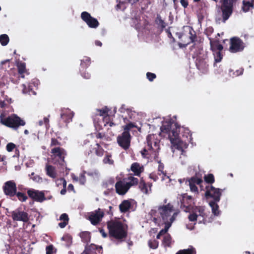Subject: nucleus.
<instances>
[{"instance_id": "56", "label": "nucleus", "mask_w": 254, "mask_h": 254, "mask_svg": "<svg viewBox=\"0 0 254 254\" xmlns=\"http://www.w3.org/2000/svg\"><path fill=\"white\" fill-rule=\"evenodd\" d=\"M134 127V125L132 123H129L127 124L126 126H125L124 128V131H127L128 132H129V130H130L131 128H133Z\"/></svg>"}, {"instance_id": "57", "label": "nucleus", "mask_w": 254, "mask_h": 254, "mask_svg": "<svg viewBox=\"0 0 254 254\" xmlns=\"http://www.w3.org/2000/svg\"><path fill=\"white\" fill-rule=\"evenodd\" d=\"M78 181H79V183L82 185H83L85 184V183L86 182V177L83 174H81L80 175L79 179H78Z\"/></svg>"}, {"instance_id": "21", "label": "nucleus", "mask_w": 254, "mask_h": 254, "mask_svg": "<svg viewBox=\"0 0 254 254\" xmlns=\"http://www.w3.org/2000/svg\"><path fill=\"white\" fill-rule=\"evenodd\" d=\"M138 185V188L142 193L147 194L151 191L152 183H146L143 179H141Z\"/></svg>"}, {"instance_id": "8", "label": "nucleus", "mask_w": 254, "mask_h": 254, "mask_svg": "<svg viewBox=\"0 0 254 254\" xmlns=\"http://www.w3.org/2000/svg\"><path fill=\"white\" fill-rule=\"evenodd\" d=\"M181 208L185 212H190L193 208V198L191 196L185 193L181 195L180 198Z\"/></svg>"}, {"instance_id": "18", "label": "nucleus", "mask_w": 254, "mask_h": 254, "mask_svg": "<svg viewBox=\"0 0 254 254\" xmlns=\"http://www.w3.org/2000/svg\"><path fill=\"white\" fill-rule=\"evenodd\" d=\"M117 193L120 195H124L129 190L127 183L124 180H120L116 182L115 185Z\"/></svg>"}, {"instance_id": "9", "label": "nucleus", "mask_w": 254, "mask_h": 254, "mask_svg": "<svg viewBox=\"0 0 254 254\" xmlns=\"http://www.w3.org/2000/svg\"><path fill=\"white\" fill-rule=\"evenodd\" d=\"M2 190L6 195L12 198L16 194V184L13 181H7L4 184Z\"/></svg>"}, {"instance_id": "45", "label": "nucleus", "mask_w": 254, "mask_h": 254, "mask_svg": "<svg viewBox=\"0 0 254 254\" xmlns=\"http://www.w3.org/2000/svg\"><path fill=\"white\" fill-rule=\"evenodd\" d=\"M9 39L6 34H2L0 35V43L2 46H6L8 42Z\"/></svg>"}, {"instance_id": "59", "label": "nucleus", "mask_w": 254, "mask_h": 254, "mask_svg": "<svg viewBox=\"0 0 254 254\" xmlns=\"http://www.w3.org/2000/svg\"><path fill=\"white\" fill-rule=\"evenodd\" d=\"M182 6L184 8H186L188 7L189 5V1L188 0H181L180 1Z\"/></svg>"}, {"instance_id": "17", "label": "nucleus", "mask_w": 254, "mask_h": 254, "mask_svg": "<svg viewBox=\"0 0 254 254\" xmlns=\"http://www.w3.org/2000/svg\"><path fill=\"white\" fill-rule=\"evenodd\" d=\"M27 194L33 200L42 202L46 199L44 192L42 191L30 189L27 190Z\"/></svg>"}, {"instance_id": "52", "label": "nucleus", "mask_w": 254, "mask_h": 254, "mask_svg": "<svg viewBox=\"0 0 254 254\" xmlns=\"http://www.w3.org/2000/svg\"><path fill=\"white\" fill-rule=\"evenodd\" d=\"M46 254H53L56 252L54 251V248L53 245L48 246L46 248Z\"/></svg>"}, {"instance_id": "51", "label": "nucleus", "mask_w": 254, "mask_h": 254, "mask_svg": "<svg viewBox=\"0 0 254 254\" xmlns=\"http://www.w3.org/2000/svg\"><path fill=\"white\" fill-rule=\"evenodd\" d=\"M30 175L31 176H33V177H31V179H32L34 181L37 182V183H41L42 182V178L38 175L34 176L35 173L34 172H32Z\"/></svg>"}, {"instance_id": "4", "label": "nucleus", "mask_w": 254, "mask_h": 254, "mask_svg": "<svg viewBox=\"0 0 254 254\" xmlns=\"http://www.w3.org/2000/svg\"><path fill=\"white\" fill-rule=\"evenodd\" d=\"M180 129V126L172 119L165 121L160 128L162 132L168 133L169 136L172 134L174 138L179 136Z\"/></svg>"}, {"instance_id": "3", "label": "nucleus", "mask_w": 254, "mask_h": 254, "mask_svg": "<svg viewBox=\"0 0 254 254\" xmlns=\"http://www.w3.org/2000/svg\"><path fill=\"white\" fill-rule=\"evenodd\" d=\"M174 207L170 203L159 206L158 208V213L164 223H169L172 224L175 221L178 212H174Z\"/></svg>"}, {"instance_id": "38", "label": "nucleus", "mask_w": 254, "mask_h": 254, "mask_svg": "<svg viewBox=\"0 0 254 254\" xmlns=\"http://www.w3.org/2000/svg\"><path fill=\"white\" fill-rule=\"evenodd\" d=\"M196 35L195 32L193 30L192 28H190L189 31V41L186 43V45H188L191 43H193L195 41L196 39Z\"/></svg>"}, {"instance_id": "46", "label": "nucleus", "mask_w": 254, "mask_h": 254, "mask_svg": "<svg viewBox=\"0 0 254 254\" xmlns=\"http://www.w3.org/2000/svg\"><path fill=\"white\" fill-rule=\"evenodd\" d=\"M112 155L110 153H107L106 156L103 159V162L105 164L112 165L114 163L113 160L111 159Z\"/></svg>"}, {"instance_id": "54", "label": "nucleus", "mask_w": 254, "mask_h": 254, "mask_svg": "<svg viewBox=\"0 0 254 254\" xmlns=\"http://www.w3.org/2000/svg\"><path fill=\"white\" fill-rule=\"evenodd\" d=\"M146 76H147V79L150 81H153L154 79L155 78H156V74L155 73H151V72H147Z\"/></svg>"}, {"instance_id": "35", "label": "nucleus", "mask_w": 254, "mask_h": 254, "mask_svg": "<svg viewBox=\"0 0 254 254\" xmlns=\"http://www.w3.org/2000/svg\"><path fill=\"white\" fill-rule=\"evenodd\" d=\"M196 250L192 247L187 249L179 250L176 254H196Z\"/></svg>"}, {"instance_id": "58", "label": "nucleus", "mask_w": 254, "mask_h": 254, "mask_svg": "<svg viewBox=\"0 0 254 254\" xmlns=\"http://www.w3.org/2000/svg\"><path fill=\"white\" fill-rule=\"evenodd\" d=\"M60 220L68 223L69 218L68 215L66 213H63L60 217Z\"/></svg>"}, {"instance_id": "50", "label": "nucleus", "mask_w": 254, "mask_h": 254, "mask_svg": "<svg viewBox=\"0 0 254 254\" xmlns=\"http://www.w3.org/2000/svg\"><path fill=\"white\" fill-rule=\"evenodd\" d=\"M157 158H158V157H156L155 159H154V160H156L159 164L158 170L159 172H160L162 174L165 175L166 173H165L163 171L164 164L161 162V161H158Z\"/></svg>"}, {"instance_id": "12", "label": "nucleus", "mask_w": 254, "mask_h": 254, "mask_svg": "<svg viewBox=\"0 0 254 254\" xmlns=\"http://www.w3.org/2000/svg\"><path fill=\"white\" fill-rule=\"evenodd\" d=\"M205 196L207 197H211L213 201H219L222 195V190L215 188L212 186L206 187Z\"/></svg>"}, {"instance_id": "37", "label": "nucleus", "mask_w": 254, "mask_h": 254, "mask_svg": "<svg viewBox=\"0 0 254 254\" xmlns=\"http://www.w3.org/2000/svg\"><path fill=\"white\" fill-rule=\"evenodd\" d=\"M194 211L195 212L198 213L197 214L198 216L202 217L203 218H204L205 217H206V214L205 213V209L204 208L203 206H196L195 208L194 209Z\"/></svg>"}, {"instance_id": "49", "label": "nucleus", "mask_w": 254, "mask_h": 254, "mask_svg": "<svg viewBox=\"0 0 254 254\" xmlns=\"http://www.w3.org/2000/svg\"><path fill=\"white\" fill-rule=\"evenodd\" d=\"M61 145V142H60L57 138H52L51 141L50 143V146H60Z\"/></svg>"}, {"instance_id": "7", "label": "nucleus", "mask_w": 254, "mask_h": 254, "mask_svg": "<svg viewBox=\"0 0 254 254\" xmlns=\"http://www.w3.org/2000/svg\"><path fill=\"white\" fill-rule=\"evenodd\" d=\"M131 135L129 132L123 131L117 138L119 145L125 150H127L130 146Z\"/></svg>"}, {"instance_id": "30", "label": "nucleus", "mask_w": 254, "mask_h": 254, "mask_svg": "<svg viewBox=\"0 0 254 254\" xmlns=\"http://www.w3.org/2000/svg\"><path fill=\"white\" fill-rule=\"evenodd\" d=\"M155 23L158 25V28L163 30L167 26V23L162 19L159 14L157 15L155 20Z\"/></svg>"}, {"instance_id": "29", "label": "nucleus", "mask_w": 254, "mask_h": 254, "mask_svg": "<svg viewBox=\"0 0 254 254\" xmlns=\"http://www.w3.org/2000/svg\"><path fill=\"white\" fill-rule=\"evenodd\" d=\"M174 242L172 241V237L169 234H167L163 237L162 245L164 247L170 248Z\"/></svg>"}, {"instance_id": "42", "label": "nucleus", "mask_w": 254, "mask_h": 254, "mask_svg": "<svg viewBox=\"0 0 254 254\" xmlns=\"http://www.w3.org/2000/svg\"><path fill=\"white\" fill-rule=\"evenodd\" d=\"M204 180L206 183L209 184H212L215 181L214 177L212 174L205 175L204 177Z\"/></svg>"}, {"instance_id": "62", "label": "nucleus", "mask_w": 254, "mask_h": 254, "mask_svg": "<svg viewBox=\"0 0 254 254\" xmlns=\"http://www.w3.org/2000/svg\"><path fill=\"white\" fill-rule=\"evenodd\" d=\"M95 136L97 138L102 139L105 136V135L104 133H102L101 132H98L96 133Z\"/></svg>"}, {"instance_id": "55", "label": "nucleus", "mask_w": 254, "mask_h": 254, "mask_svg": "<svg viewBox=\"0 0 254 254\" xmlns=\"http://www.w3.org/2000/svg\"><path fill=\"white\" fill-rule=\"evenodd\" d=\"M16 147V145L13 143H8L7 144L6 148L8 152L12 151Z\"/></svg>"}, {"instance_id": "2", "label": "nucleus", "mask_w": 254, "mask_h": 254, "mask_svg": "<svg viewBox=\"0 0 254 254\" xmlns=\"http://www.w3.org/2000/svg\"><path fill=\"white\" fill-rule=\"evenodd\" d=\"M107 228L109 235L117 240H122L127 237V230L120 221H109L107 222Z\"/></svg>"}, {"instance_id": "1", "label": "nucleus", "mask_w": 254, "mask_h": 254, "mask_svg": "<svg viewBox=\"0 0 254 254\" xmlns=\"http://www.w3.org/2000/svg\"><path fill=\"white\" fill-rule=\"evenodd\" d=\"M160 140L157 138L155 134H149L146 137V144L141 151V154L143 158H150L152 155H154L155 159L158 155Z\"/></svg>"}, {"instance_id": "10", "label": "nucleus", "mask_w": 254, "mask_h": 254, "mask_svg": "<svg viewBox=\"0 0 254 254\" xmlns=\"http://www.w3.org/2000/svg\"><path fill=\"white\" fill-rule=\"evenodd\" d=\"M51 153L54 156L55 158H57L58 163L60 165H64V158L66 155L65 150L60 146L55 147L51 149Z\"/></svg>"}, {"instance_id": "48", "label": "nucleus", "mask_w": 254, "mask_h": 254, "mask_svg": "<svg viewBox=\"0 0 254 254\" xmlns=\"http://www.w3.org/2000/svg\"><path fill=\"white\" fill-rule=\"evenodd\" d=\"M165 224V227L164 229H162L159 232V233L161 235H163L164 234H165L166 233H167V232H168L169 228L171 226L172 224H171L170 223H164Z\"/></svg>"}, {"instance_id": "64", "label": "nucleus", "mask_w": 254, "mask_h": 254, "mask_svg": "<svg viewBox=\"0 0 254 254\" xmlns=\"http://www.w3.org/2000/svg\"><path fill=\"white\" fill-rule=\"evenodd\" d=\"M67 224H68L67 222H66L64 221H62L59 223V226L61 228H64L67 225Z\"/></svg>"}, {"instance_id": "14", "label": "nucleus", "mask_w": 254, "mask_h": 254, "mask_svg": "<svg viewBox=\"0 0 254 254\" xmlns=\"http://www.w3.org/2000/svg\"><path fill=\"white\" fill-rule=\"evenodd\" d=\"M81 18L90 28H96L99 25V22L97 19L91 16L88 12H82L81 14Z\"/></svg>"}, {"instance_id": "11", "label": "nucleus", "mask_w": 254, "mask_h": 254, "mask_svg": "<svg viewBox=\"0 0 254 254\" xmlns=\"http://www.w3.org/2000/svg\"><path fill=\"white\" fill-rule=\"evenodd\" d=\"M11 214V218L14 221H22L27 223L29 220L28 214L19 209L12 211Z\"/></svg>"}, {"instance_id": "53", "label": "nucleus", "mask_w": 254, "mask_h": 254, "mask_svg": "<svg viewBox=\"0 0 254 254\" xmlns=\"http://www.w3.org/2000/svg\"><path fill=\"white\" fill-rule=\"evenodd\" d=\"M198 215L195 212L190 214L188 216L189 221L191 222H194L197 220Z\"/></svg>"}, {"instance_id": "36", "label": "nucleus", "mask_w": 254, "mask_h": 254, "mask_svg": "<svg viewBox=\"0 0 254 254\" xmlns=\"http://www.w3.org/2000/svg\"><path fill=\"white\" fill-rule=\"evenodd\" d=\"M17 69L18 73L21 75V77L23 78L24 75L23 74L26 72V64L24 63H19L17 64Z\"/></svg>"}, {"instance_id": "60", "label": "nucleus", "mask_w": 254, "mask_h": 254, "mask_svg": "<svg viewBox=\"0 0 254 254\" xmlns=\"http://www.w3.org/2000/svg\"><path fill=\"white\" fill-rule=\"evenodd\" d=\"M80 71L81 72V74L82 77H83L85 79H89L90 78V74L88 72H82L83 71L82 69H80Z\"/></svg>"}, {"instance_id": "33", "label": "nucleus", "mask_w": 254, "mask_h": 254, "mask_svg": "<svg viewBox=\"0 0 254 254\" xmlns=\"http://www.w3.org/2000/svg\"><path fill=\"white\" fill-rule=\"evenodd\" d=\"M127 180L129 181L128 182H126L130 189L132 186H136L138 184V179L132 176L128 177Z\"/></svg>"}, {"instance_id": "25", "label": "nucleus", "mask_w": 254, "mask_h": 254, "mask_svg": "<svg viewBox=\"0 0 254 254\" xmlns=\"http://www.w3.org/2000/svg\"><path fill=\"white\" fill-rule=\"evenodd\" d=\"M210 39V49L212 52L218 51H222L223 49V46L220 44L219 41L217 40H212Z\"/></svg>"}, {"instance_id": "24", "label": "nucleus", "mask_w": 254, "mask_h": 254, "mask_svg": "<svg viewBox=\"0 0 254 254\" xmlns=\"http://www.w3.org/2000/svg\"><path fill=\"white\" fill-rule=\"evenodd\" d=\"M130 170L133 172L134 175L140 176L141 173L144 171V167L139 163L134 162L130 166Z\"/></svg>"}, {"instance_id": "13", "label": "nucleus", "mask_w": 254, "mask_h": 254, "mask_svg": "<svg viewBox=\"0 0 254 254\" xmlns=\"http://www.w3.org/2000/svg\"><path fill=\"white\" fill-rule=\"evenodd\" d=\"M233 7L232 3L228 2V0H222L221 9L222 12L223 22H225L232 14Z\"/></svg>"}, {"instance_id": "28", "label": "nucleus", "mask_w": 254, "mask_h": 254, "mask_svg": "<svg viewBox=\"0 0 254 254\" xmlns=\"http://www.w3.org/2000/svg\"><path fill=\"white\" fill-rule=\"evenodd\" d=\"M218 201H210L209 204L211 208L212 213L215 216L219 215L220 211L219 210V206L217 204Z\"/></svg>"}, {"instance_id": "6", "label": "nucleus", "mask_w": 254, "mask_h": 254, "mask_svg": "<svg viewBox=\"0 0 254 254\" xmlns=\"http://www.w3.org/2000/svg\"><path fill=\"white\" fill-rule=\"evenodd\" d=\"M229 51L232 53L242 52L245 47V44L240 38L234 37L230 39Z\"/></svg>"}, {"instance_id": "20", "label": "nucleus", "mask_w": 254, "mask_h": 254, "mask_svg": "<svg viewBox=\"0 0 254 254\" xmlns=\"http://www.w3.org/2000/svg\"><path fill=\"white\" fill-rule=\"evenodd\" d=\"M103 216L104 212L101 211L100 209L99 208L95 213H92L89 216V220L92 224L96 225L101 221Z\"/></svg>"}, {"instance_id": "39", "label": "nucleus", "mask_w": 254, "mask_h": 254, "mask_svg": "<svg viewBox=\"0 0 254 254\" xmlns=\"http://www.w3.org/2000/svg\"><path fill=\"white\" fill-rule=\"evenodd\" d=\"M95 150V153L98 156L101 157L104 155V150L100 145V144L97 143L96 144V147L94 149Z\"/></svg>"}, {"instance_id": "63", "label": "nucleus", "mask_w": 254, "mask_h": 254, "mask_svg": "<svg viewBox=\"0 0 254 254\" xmlns=\"http://www.w3.org/2000/svg\"><path fill=\"white\" fill-rule=\"evenodd\" d=\"M197 17L199 20H202L204 18V16L202 12L200 11L199 12L197 11Z\"/></svg>"}, {"instance_id": "44", "label": "nucleus", "mask_w": 254, "mask_h": 254, "mask_svg": "<svg viewBox=\"0 0 254 254\" xmlns=\"http://www.w3.org/2000/svg\"><path fill=\"white\" fill-rule=\"evenodd\" d=\"M148 245L150 249H156L158 247L159 242L157 240L155 239L149 240L148 241Z\"/></svg>"}, {"instance_id": "61", "label": "nucleus", "mask_w": 254, "mask_h": 254, "mask_svg": "<svg viewBox=\"0 0 254 254\" xmlns=\"http://www.w3.org/2000/svg\"><path fill=\"white\" fill-rule=\"evenodd\" d=\"M149 178L154 181H156L158 179V176L155 173H151L149 175Z\"/></svg>"}, {"instance_id": "32", "label": "nucleus", "mask_w": 254, "mask_h": 254, "mask_svg": "<svg viewBox=\"0 0 254 254\" xmlns=\"http://www.w3.org/2000/svg\"><path fill=\"white\" fill-rule=\"evenodd\" d=\"M91 64V59L90 58L85 57L81 60L80 68L83 70L84 69L87 68Z\"/></svg>"}, {"instance_id": "15", "label": "nucleus", "mask_w": 254, "mask_h": 254, "mask_svg": "<svg viewBox=\"0 0 254 254\" xmlns=\"http://www.w3.org/2000/svg\"><path fill=\"white\" fill-rule=\"evenodd\" d=\"M208 60L206 55L198 56L195 61V64L197 69L203 73L206 72L208 68Z\"/></svg>"}, {"instance_id": "34", "label": "nucleus", "mask_w": 254, "mask_h": 254, "mask_svg": "<svg viewBox=\"0 0 254 254\" xmlns=\"http://www.w3.org/2000/svg\"><path fill=\"white\" fill-rule=\"evenodd\" d=\"M254 7V5L252 2L249 1H246L245 0L243 1L242 10L245 12H248L251 8H253Z\"/></svg>"}, {"instance_id": "19", "label": "nucleus", "mask_w": 254, "mask_h": 254, "mask_svg": "<svg viewBox=\"0 0 254 254\" xmlns=\"http://www.w3.org/2000/svg\"><path fill=\"white\" fill-rule=\"evenodd\" d=\"M74 113L68 108H62L61 110V118L67 125L72 121Z\"/></svg>"}, {"instance_id": "27", "label": "nucleus", "mask_w": 254, "mask_h": 254, "mask_svg": "<svg viewBox=\"0 0 254 254\" xmlns=\"http://www.w3.org/2000/svg\"><path fill=\"white\" fill-rule=\"evenodd\" d=\"M46 174L50 177L55 179L57 177V173L55 168L50 165H47L46 167Z\"/></svg>"}, {"instance_id": "41", "label": "nucleus", "mask_w": 254, "mask_h": 254, "mask_svg": "<svg viewBox=\"0 0 254 254\" xmlns=\"http://www.w3.org/2000/svg\"><path fill=\"white\" fill-rule=\"evenodd\" d=\"M222 51L217 50V51L213 52L215 63H218L221 61L223 58Z\"/></svg>"}, {"instance_id": "40", "label": "nucleus", "mask_w": 254, "mask_h": 254, "mask_svg": "<svg viewBox=\"0 0 254 254\" xmlns=\"http://www.w3.org/2000/svg\"><path fill=\"white\" fill-rule=\"evenodd\" d=\"M244 69L242 68H240L238 69H236L234 71V69H230L229 70V74L232 77H236L239 75H242L243 73Z\"/></svg>"}, {"instance_id": "5", "label": "nucleus", "mask_w": 254, "mask_h": 254, "mask_svg": "<svg viewBox=\"0 0 254 254\" xmlns=\"http://www.w3.org/2000/svg\"><path fill=\"white\" fill-rule=\"evenodd\" d=\"M0 123L8 127L16 129L20 126H24L25 122L15 114H12L6 118L0 116Z\"/></svg>"}, {"instance_id": "43", "label": "nucleus", "mask_w": 254, "mask_h": 254, "mask_svg": "<svg viewBox=\"0 0 254 254\" xmlns=\"http://www.w3.org/2000/svg\"><path fill=\"white\" fill-rule=\"evenodd\" d=\"M15 196H16L18 199L21 202H25L28 199L26 194L22 192L17 191Z\"/></svg>"}, {"instance_id": "26", "label": "nucleus", "mask_w": 254, "mask_h": 254, "mask_svg": "<svg viewBox=\"0 0 254 254\" xmlns=\"http://www.w3.org/2000/svg\"><path fill=\"white\" fill-rule=\"evenodd\" d=\"M131 206V202L128 200H124L119 205V209L122 213H126L129 210Z\"/></svg>"}, {"instance_id": "22", "label": "nucleus", "mask_w": 254, "mask_h": 254, "mask_svg": "<svg viewBox=\"0 0 254 254\" xmlns=\"http://www.w3.org/2000/svg\"><path fill=\"white\" fill-rule=\"evenodd\" d=\"M202 180L200 178H198L196 177H192L189 180V186L190 190L194 192H198L197 187L196 186V184L200 185L202 183Z\"/></svg>"}, {"instance_id": "31", "label": "nucleus", "mask_w": 254, "mask_h": 254, "mask_svg": "<svg viewBox=\"0 0 254 254\" xmlns=\"http://www.w3.org/2000/svg\"><path fill=\"white\" fill-rule=\"evenodd\" d=\"M79 236L83 243H87L90 241V233L88 231H84L80 233Z\"/></svg>"}, {"instance_id": "23", "label": "nucleus", "mask_w": 254, "mask_h": 254, "mask_svg": "<svg viewBox=\"0 0 254 254\" xmlns=\"http://www.w3.org/2000/svg\"><path fill=\"white\" fill-rule=\"evenodd\" d=\"M174 138V146L177 149L182 151V154H184V153H185V149L188 148V144L180 139L178 137Z\"/></svg>"}, {"instance_id": "16", "label": "nucleus", "mask_w": 254, "mask_h": 254, "mask_svg": "<svg viewBox=\"0 0 254 254\" xmlns=\"http://www.w3.org/2000/svg\"><path fill=\"white\" fill-rule=\"evenodd\" d=\"M39 81L37 79H34L31 82L29 83L27 85L22 84V92L24 94L29 95H36L35 90L38 88Z\"/></svg>"}, {"instance_id": "47", "label": "nucleus", "mask_w": 254, "mask_h": 254, "mask_svg": "<svg viewBox=\"0 0 254 254\" xmlns=\"http://www.w3.org/2000/svg\"><path fill=\"white\" fill-rule=\"evenodd\" d=\"M109 111V110L107 107H105L102 109H97V115L104 116L108 114Z\"/></svg>"}]
</instances>
